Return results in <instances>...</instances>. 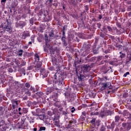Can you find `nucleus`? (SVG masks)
Wrapping results in <instances>:
<instances>
[{
  "instance_id": "46",
  "label": "nucleus",
  "mask_w": 131,
  "mask_h": 131,
  "mask_svg": "<svg viewBox=\"0 0 131 131\" xmlns=\"http://www.w3.org/2000/svg\"><path fill=\"white\" fill-rule=\"evenodd\" d=\"M103 85L102 86V89L103 90H105L106 88H107V83H102Z\"/></svg>"
},
{
  "instance_id": "16",
  "label": "nucleus",
  "mask_w": 131,
  "mask_h": 131,
  "mask_svg": "<svg viewBox=\"0 0 131 131\" xmlns=\"http://www.w3.org/2000/svg\"><path fill=\"white\" fill-rule=\"evenodd\" d=\"M25 93L27 96H31V92L28 89L24 88Z\"/></svg>"
},
{
  "instance_id": "34",
  "label": "nucleus",
  "mask_w": 131,
  "mask_h": 131,
  "mask_svg": "<svg viewBox=\"0 0 131 131\" xmlns=\"http://www.w3.org/2000/svg\"><path fill=\"white\" fill-rule=\"evenodd\" d=\"M27 118H28V119H29V120H34V117L31 116V115H29L27 116Z\"/></svg>"
},
{
  "instance_id": "63",
  "label": "nucleus",
  "mask_w": 131,
  "mask_h": 131,
  "mask_svg": "<svg viewBox=\"0 0 131 131\" xmlns=\"http://www.w3.org/2000/svg\"><path fill=\"white\" fill-rule=\"evenodd\" d=\"M131 128V125H128L127 126V130H129V129H130Z\"/></svg>"
},
{
  "instance_id": "31",
  "label": "nucleus",
  "mask_w": 131,
  "mask_h": 131,
  "mask_svg": "<svg viewBox=\"0 0 131 131\" xmlns=\"http://www.w3.org/2000/svg\"><path fill=\"white\" fill-rule=\"evenodd\" d=\"M58 75H59V74H58V73H56L54 75V78L55 79L54 80V81H55V82H57V80H58V79H57V76H58Z\"/></svg>"
},
{
  "instance_id": "23",
  "label": "nucleus",
  "mask_w": 131,
  "mask_h": 131,
  "mask_svg": "<svg viewBox=\"0 0 131 131\" xmlns=\"http://www.w3.org/2000/svg\"><path fill=\"white\" fill-rule=\"evenodd\" d=\"M105 9H107V5L105 3H103L101 4V10H105Z\"/></svg>"
},
{
  "instance_id": "51",
  "label": "nucleus",
  "mask_w": 131,
  "mask_h": 131,
  "mask_svg": "<svg viewBox=\"0 0 131 131\" xmlns=\"http://www.w3.org/2000/svg\"><path fill=\"white\" fill-rule=\"evenodd\" d=\"M48 114L49 115V116H52V115H53L54 113L52 111H49L48 112Z\"/></svg>"
},
{
  "instance_id": "30",
  "label": "nucleus",
  "mask_w": 131,
  "mask_h": 131,
  "mask_svg": "<svg viewBox=\"0 0 131 131\" xmlns=\"http://www.w3.org/2000/svg\"><path fill=\"white\" fill-rule=\"evenodd\" d=\"M21 126H24V123L25 122V118L23 117L21 119Z\"/></svg>"
},
{
  "instance_id": "59",
  "label": "nucleus",
  "mask_w": 131,
  "mask_h": 131,
  "mask_svg": "<svg viewBox=\"0 0 131 131\" xmlns=\"http://www.w3.org/2000/svg\"><path fill=\"white\" fill-rule=\"evenodd\" d=\"M128 94L127 93H124L123 95V97L124 98H127V96H128Z\"/></svg>"
},
{
  "instance_id": "43",
  "label": "nucleus",
  "mask_w": 131,
  "mask_h": 131,
  "mask_svg": "<svg viewBox=\"0 0 131 131\" xmlns=\"http://www.w3.org/2000/svg\"><path fill=\"white\" fill-rule=\"evenodd\" d=\"M35 37V36H34V35H32L31 36V40L32 41V42L34 43V38Z\"/></svg>"
},
{
  "instance_id": "4",
  "label": "nucleus",
  "mask_w": 131,
  "mask_h": 131,
  "mask_svg": "<svg viewBox=\"0 0 131 131\" xmlns=\"http://www.w3.org/2000/svg\"><path fill=\"white\" fill-rule=\"evenodd\" d=\"M40 77L42 78H46V77H48V74H49V72L48 71H46L45 69H42L40 71Z\"/></svg>"
},
{
  "instance_id": "42",
  "label": "nucleus",
  "mask_w": 131,
  "mask_h": 131,
  "mask_svg": "<svg viewBox=\"0 0 131 131\" xmlns=\"http://www.w3.org/2000/svg\"><path fill=\"white\" fill-rule=\"evenodd\" d=\"M18 56H22L23 55V50H20L18 52Z\"/></svg>"
},
{
  "instance_id": "37",
  "label": "nucleus",
  "mask_w": 131,
  "mask_h": 131,
  "mask_svg": "<svg viewBox=\"0 0 131 131\" xmlns=\"http://www.w3.org/2000/svg\"><path fill=\"white\" fill-rule=\"evenodd\" d=\"M70 123H71V124H72V123H76V120L72 118L71 120L70 121Z\"/></svg>"
},
{
  "instance_id": "44",
  "label": "nucleus",
  "mask_w": 131,
  "mask_h": 131,
  "mask_svg": "<svg viewBox=\"0 0 131 131\" xmlns=\"http://www.w3.org/2000/svg\"><path fill=\"white\" fill-rule=\"evenodd\" d=\"M107 29H108L110 32H112L113 29H112V28L110 27V26H107Z\"/></svg>"
},
{
  "instance_id": "50",
  "label": "nucleus",
  "mask_w": 131,
  "mask_h": 131,
  "mask_svg": "<svg viewBox=\"0 0 131 131\" xmlns=\"http://www.w3.org/2000/svg\"><path fill=\"white\" fill-rule=\"evenodd\" d=\"M91 123L92 124H95V123H96V119L95 118L92 119V120L91 121Z\"/></svg>"
},
{
  "instance_id": "29",
  "label": "nucleus",
  "mask_w": 131,
  "mask_h": 131,
  "mask_svg": "<svg viewBox=\"0 0 131 131\" xmlns=\"http://www.w3.org/2000/svg\"><path fill=\"white\" fill-rule=\"evenodd\" d=\"M122 114L124 116H128L130 114L127 111H124Z\"/></svg>"
},
{
  "instance_id": "10",
  "label": "nucleus",
  "mask_w": 131,
  "mask_h": 131,
  "mask_svg": "<svg viewBox=\"0 0 131 131\" xmlns=\"http://www.w3.org/2000/svg\"><path fill=\"white\" fill-rule=\"evenodd\" d=\"M61 40L64 45V46H67L68 43L66 42V36L65 35V32H63V36L61 38Z\"/></svg>"
},
{
  "instance_id": "5",
  "label": "nucleus",
  "mask_w": 131,
  "mask_h": 131,
  "mask_svg": "<svg viewBox=\"0 0 131 131\" xmlns=\"http://www.w3.org/2000/svg\"><path fill=\"white\" fill-rule=\"evenodd\" d=\"M45 41L46 47L44 48V50L45 52H48V50L46 49L47 47H50V40H49L48 35L45 34Z\"/></svg>"
},
{
  "instance_id": "12",
  "label": "nucleus",
  "mask_w": 131,
  "mask_h": 131,
  "mask_svg": "<svg viewBox=\"0 0 131 131\" xmlns=\"http://www.w3.org/2000/svg\"><path fill=\"white\" fill-rule=\"evenodd\" d=\"M53 91H55V89L53 88H48L46 90V94L49 95L53 92Z\"/></svg>"
},
{
  "instance_id": "25",
  "label": "nucleus",
  "mask_w": 131,
  "mask_h": 131,
  "mask_svg": "<svg viewBox=\"0 0 131 131\" xmlns=\"http://www.w3.org/2000/svg\"><path fill=\"white\" fill-rule=\"evenodd\" d=\"M19 72L21 73V74H24V75H26V73H25V69L24 68H21L19 70Z\"/></svg>"
},
{
  "instance_id": "62",
  "label": "nucleus",
  "mask_w": 131,
  "mask_h": 131,
  "mask_svg": "<svg viewBox=\"0 0 131 131\" xmlns=\"http://www.w3.org/2000/svg\"><path fill=\"white\" fill-rule=\"evenodd\" d=\"M16 64L17 65V66H18V67L20 68V62H19V61H16Z\"/></svg>"
},
{
  "instance_id": "13",
  "label": "nucleus",
  "mask_w": 131,
  "mask_h": 131,
  "mask_svg": "<svg viewBox=\"0 0 131 131\" xmlns=\"http://www.w3.org/2000/svg\"><path fill=\"white\" fill-rule=\"evenodd\" d=\"M6 21L7 22L8 25L4 27V29H5L6 31H10V30H11V26L9 25V21L8 19L6 20Z\"/></svg>"
},
{
  "instance_id": "17",
  "label": "nucleus",
  "mask_w": 131,
  "mask_h": 131,
  "mask_svg": "<svg viewBox=\"0 0 131 131\" xmlns=\"http://www.w3.org/2000/svg\"><path fill=\"white\" fill-rule=\"evenodd\" d=\"M46 48H48L49 50H50V52L51 54H54V52H55V49H54V47H51L50 45L48 47H47Z\"/></svg>"
},
{
  "instance_id": "52",
  "label": "nucleus",
  "mask_w": 131,
  "mask_h": 131,
  "mask_svg": "<svg viewBox=\"0 0 131 131\" xmlns=\"http://www.w3.org/2000/svg\"><path fill=\"white\" fill-rule=\"evenodd\" d=\"M92 115H100V113L96 112L92 113Z\"/></svg>"
},
{
  "instance_id": "14",
  "label": "nucleus",
  "mask_w": 131,
  "mask_h": 131,
  "mask_svg": "<svg viewBox=\"0 0 131 131\" xmlns=\"http://www.w3.org/2000/svg\"><path fill=\"white\" fill-rule=\"evenodd\" d=\"M125 32V30L123 29H121L120 30H117L116 33L118 35H120L122 33Z\"/></svg>"
},
{
  "instance_id": "38",
  "label": "nucleus",
  "mask_w": 131,
  "mask_h": 131,
  "mask_svg": "<svg viewBox=\"0 0 131 131\" xmlns=\"http://www.w3.org/2000/svg\"><path fill=\"white\" fill-rule=\"evenodd\" d=\"M102 59H104V56H98L97 57V60L98 62H99V61H101Z\"/></svg>"
},
{
  "instance_id": "56",
  "label": "nucleus",
  "mask_w": 131,
  "mask_h": 131,
  "mask_svg": "<svg viewBox=\"0 0 131 131\" xmlns=\"http://www.w3.org/2000/svg\"><path fill=\"white\" fill-rule=\"evenodd\" d=\"M48 84H52V83H53V81L50 79H48Z\"/></svg>"
},
{
  "instance_id": "3",
  "label": "nucleus",
  "mask_w": 131,
  "mask_h": 131,
  "mask_svg": "<svg viewBox=\"0 0 131 131\" xmlns=\"http://www.w3.org/2000/svg\"><path fill=\"white\" fill-rule=\"evenodd\" d=\"M27 24L26 23V22L21 20L18 23H16L15 26L17 28H21V29H23L24 27H25V26H26Z\"/></svg>"
},
{
  "instance_id": "8",
  "label": "nucleus",
  "mask_w": 131,
  "mask_h": 131,
  "mask_svg": "<svg viewBox=\"0 0 131 131\" xmlns=\"http://www.w3.org/2000/svg\"><path fill=\"white\" fill-rule=\"evenodd\" d=\"M12 89H18V88H19V82L12 81Z\"/></svg>"
},
{
  "instance_id": "61",
  "label": "nucleus",
  "mask_w": 131,
  "mask_h": 131,
  "mask_svg": "<svg viewBox=\"0 0 131 131\" xmlns=\"http://www.w3.org/2000/svg\"><path fill=\"white\" fill-rule=\"evenodd\" d=\"M13 71H14V70H13V69L12 68H9L8 72H10V73H12V72H13Z\"/></svg>"
},
{
  "instance_id": "57",
  "label": "nucleus",
  "mask_w": 131,
  "mask_h": 131,
  "mask_svg": "<svg viewBox=\"0 0 131 131\" xmlns=\"http://www.w3.org/2000/svg\"><path fill=\"white\" fill-rule=\"evenodd\" d=\"M97 27L98 29H101V24L100 23H96Z\"/></svg>"
},
{
  "instance_id": "60",
  "label": "nucleus",
  "mask_w": 131,
  "mask_h": 131,
  "mask_svg": "<svg viewBox=\"0 0 131 131\" xmlns=\"http://www.w3.org/2000/svg\"><path fill=\"white\" fill-rule=\"evenodd\" d=\"M29 21H30V24H31L32 25H33V24L34 23V22L33 21V19L31 18Z\"/></svg>"
},
{
  "instance_id": "18",
  "label": "nucleus",
  "mask_w": 131,
  "mask_h": 131,
  "mask_svg": "<svg viewBox=\"0 0 131 131\" xmlns=\"http://www.w3.org/2000/svg\"><path fill=\"white\" fill-rule=\"evenodd\" d=\"M54 106H55V107H57L58 108H60V107L62 106V104H61V102L59 101H56L54 104Z\"/></svg>"
},
{
  "instance_id": "35",
  "label": "nucleus",
  "mask_w": 131,
  "mask_h": 131,
  "mask_svg": "<svg viewBox=\"0 0 131 131\" xmlns=\"http://www.w3.org/2000/svg\"><path fill=\"white\" fill-rule=\"evenodd\" d=\"M83 68H84V70H88L89 68H90V66L89 64H85L83 66Z\"/></svg>"
},
{
  "instance_id": "58",
  "label": "nucleus",
  "mask_w": 131,
  "mask_h": 131,
  "mask_svg": "<svg viewBox=\"0 0 131 131\" xmlns=\"http://www.w3.org/2000/svg\"><path fill=\"white\" fill-rule=\"evenodd\" d=\"M33 68H34L33 66H30V67H28V70H32Z\"/></svg>"
},
{
  "instance_id": "1",
  "label": "nucleus",
  "mask_w": 131,
  "mask_h": 131,
  "mask_svg": "<svg viewBox=\"0 0 131 131\" xmlns=\"http://www.w3.org/2000/svg\"><path fill=\"white\" fill-rule=\"evenodd\" d=\"M108 115H111V111L110 110H106V109L101 111L99 114V116H100L101 118L105 117V116H108Z\"/></svg>"
},
{
  "instance_id": "64",
  "label": "nucleus",
  "mask_w": 131,
  "mask_h": 131,
  "mask_svg": "<svg viewBox=\"0 0 131 131\" xmlns=\"http://www.w3.org/2000/svg\"><path fill=\"white\" fill-rule=\"evenodd\" d=\"M84 9L86 11H89V6L88 5L84 6Z\"/></svg>"
},
{
  "instance_id": "26",
  "label": "nucleus",
  "mask_w": 131,
  "mask_h": 131,
  "mask_svg": "<svg viewBox=\"0 0 131 131\" xmlns=\"http://www.w3.org/2000/svg\"><path fill=\"white\" fill-rule=\"evenodd\" d=\"M52 62L53 64H54V65L57 64V59L56 58V57H52Z\"/></svg>"
},
{
  "instance_id": "24",
  "label": "nucleus",
  "mask_w": 131,
  "mask_h": 131,
  "mask_svg": "<svg viewBox=\"0 0 131 131\" xmlns=\"http://www.w3.org/2000/svg\"><path fill=\"white\" fill-rule=\"evenodd\" d=\"M25 65H26V61L24 60H21L20 66H19L20 68H21V67H23V66H25Z\"/></svg>"
},
{
  "instance_id": "6",
  "label": "nucleus",
  "mask_w": 131,
  "mask_h": 131,
  "mask_svg": "<svg viewBox=\"0 0 131 131\" xmlns=\"http://www.w3.org/2000/svg\"><path fill=\"white\" fill-rule=\"evenodd\" d=\"M43 20L45 22H49L52 20V16L49 14H44Z\"/></svg>"
},
{
  "instance_id": "36",
  "label": "nucleus",
  "mask_w": 131,
  "mask_h": 131,
  "mask_svg": "<svg viewBox=\"0 0 131 131\" xmlns=\"http://www.w3.org/2000/svg\"><path fill=\"white\" fill-rule=\"evenodd\" d=\"M120 58H121V59L125 57V54L121 52H120Z\"/></svg>"
},
{
  "instance_id": "11",
  "label": "nucleus",
  "mask_w": 131,
  "mask_h": 131,
  "mask_svg": "<svg viewBox=\"0 0 131 131\" xmlns=\"http://www.w3.org/2000/svg\"><path fill=\"white\" fill-rule=\"evenodd\" d=\"M41 65L42 63L41 62H38L36 66H35V69L36 71H38L39 69H40V67H41Z\"/></svg>"
},
{
  "instance_id": "40",
  "label": "nucleus",
  "mask_w": 131,
  "mask_h": 131,
  "mask_svg": "<svg viewBox=\"0 0 131 131\" xmlns=\"http://www.w3.org/2000/svg\"><path fill=\"white\" fill-rule=\"evenodd\" d=\"M82 75H80L79 76H78V80L79 81H82Z\"/></svg>"
},
{
  "instance_id": "45",
  "label": "nucleus",
  "mask_w": 131,
  "mask_h": 131,
  "mask_svg": "<svg viewBox=\"0 0 131 131\" xmlns=\"http://www.w3.org/2000/svg\"><path fill=\"white\" fill-rule=\"evenodd\" d=\"M58 94V92H55V94L53 95H52L51 96H50V98H51L52 99H54L55 98H56V97H57V95Z\"/></svg>"
},
{
  "instance_id": "9",
  "label": "nucleus",
  "mask_w": 131,
  "mask_h": 131,
  "mask_svg": "<svg viewBox=\"0 0 131 131\" xmlns=\"http://www.w3.org/2000/svg\"><path fill=\"white\" fill-rule=\"evenodd\" d=\"M58 83V84L59 85H61V84H64V79L62 77H59L56 81Z\"/></svg>"
},
{
  "instance_id": "49",
  "label": "nucleus",
  "mask_w": 131,
  "mask_h": 131,
  "mask_svg": "<svg viewBox=\"0 0 131 131\" xmlns=\"http://www.w3.org/2000/svg\"><path fill=\"white\" fill-rule=\"evenodd\" d=\"M66 128H70L71 127V123H69L66 125Z\"/></svg>"
},
{
  "instance_id": "20",
  "label": "nucleus",
  "mask_w": 131,
  "mask_h": 131,
  "mask_svg": "<svg viewBox=\"0 0 131 131\" xmlns=\"http://www.w3.org/2000/svg\"><path fill=\"white\" fill-rule=\"evenodd\" d=\"M49 35L50 37H51V38H55V33H54V31H51V32H49Z\"/></svg>"
},
{
  "instance_id": "39",
  "label": "nucleus",
  "mask_w": 131,
  "mask_h": 131,
  "mask_svg": "<svg viewBox=\"0 0 131 131\" xmlns=\"http://www.w3.org/2000/svg\"><path fill=\"white\" fill-rule=\"evenodd\" d=\"M100 31H104L105 33H107L108 32V31H107V29L105 27H103L102 30H100Z\"/></svg>"
},
{
  "instance_id": "48",
  "label": "nucleus",
  "mask_w": 131,
  "mask_h": 131,
  "mask_svg": "<svg viewBox=\"0 0 131 131\" xmlns=\"http://www.w3.org/2000/svg\"><path fill=\"white\" fill-rule=\"evenodd\" d=\"M80 120L81 121H84V120H85V118L84 117V116H81L80 117Z\"/></svg>"
},
{
  "instance_id": "41",
  "label": "nucleus",
  "mask_w": 131,
  "mask_h": 131,
  "mask_svg": "<svg viewBox=\"0 0 131 131\" xmlns=\"http://www.w3.org/2000/svg\"><path fill=\"white\" fill-rule=\"evenodd\" d=\"M92 28L93 30H96L97 29V28H96V23L92 24Z\"/></svg>"
},
{
  "instance_id": "27",
  "label": "nucleus",
  "mask_w": 131,
  "mask_h": 131,
  "mask_svg": "<svg viewBox=\"0 0 131 131\" xmlns=\"http://www.w3.org/2000/svg\"><path fill=\"white\" fill-rule=\"evenodd\" d=\"M34 58L36 62H38V61H39V56H38V54H35L34 56Z\"/></svg>"
},
{
  "instance_id": "15",
  "label": "nucleus",
  "mask_w": 131,
  "mask_h": 131,
  "mask_svg": "<svg viewBox=\"0 0 131 131\" xmlns=\"http://www.w3.org/2000/svg\"><path fill=\"white\" fill-rule=\"evenodd\" d=\"M18 106V101L14 100L12 102V108L13 109H16V107Z\"/></svg>"
},
{
  "instance_id": "7",
  "label": "nucleus",
  "mask_w": 131,
  "mask_h": 131,
  "mask_svg": "<svg viewBox=\"0 0 131 131\" xmlns=\"http://www.w3.org/2000/svg\"><path fill=\"white\" fill-rule=\"evenodd\" d=\"M29 36H30V33L29 32H24L21 36V38H23V39H26L27 37H29Z\"/></svg>"
},
{
  "instance_id": "22",
  "label": "nucleus",
  "mask_w": 131,
  "mask_h": 131,
  "mask_svg": "<svg viewBox=\"0 0 131 131\" xmlns=\"http://www.w3.org/2000/svg\"><path fill=\"white\" fill-rule=\"evenodd\" d=\"M54 124L56 126H60V123H59V120H53Z\"/></svg>"
},
{
  "instance_id": "47",
  "label": "nucleus",
  "mask_w": 131,
  "mask_h": 131,
  "mask_svg": "<svg viewBox=\"0 0 131 131\" xmlns=\"http://www.w3.org/2000/svg\"><path fill=\"white\" fill-rule=\"evenodd\" d=\"M30 90L31 91H32L33 93H35V92H36V90H35V88H34V87H33L32 86H31Z\"/></svg>"
},
{
  "instance_id": "21",
  "label": "nucleus",
  "mask_w": 131,
  "mask_h": 131,
  "mask_svg": "<svg viewBox=\"0 0 131 131\" xmlns=\"http://www.w3.org/2000/svg\"><path fill=\"white\" fill-rule=\"evenodd\" d=\"M42 96H43V93L42 92H37L36 93V97H37L38 98H41L42 97Z\"/></svg>"
},
{
  "instance_id": "28",
  "label": "nucleus",
  "mask_w": 131,
  "mask_h": 131,
  "mask_svg": "<svg viewBox=\"0 0 131 131\" xmlns=\"http://www.w3.org/2000/svg\"><path fill=\"white\" fill-rule=\"evenodd\" d=\"M59 120V115L55 114L54 115V117L52 118V120Z\"/></svg>"
},
{
  "instance_id": "33",
  "label": "nucleus",
  "mask_w": 131,
  "mask_h": 131,
  "mask_svg": "<svg viewBox=\"0 0 131 131\" xmlns=\"http://www.w3.org/2000/svg\"><path fill=\"white\" fill-rule=\"evenodd\" d=\"M120 119V117L118 116H116L115 117V122H119Z\"/></svg>"
},
{
  "instance_id": "19",
  "label": "nucleus",
  "mask_w": 131,
  "mask_h": 131,
  "mask_svg": "<svg viewBox=\"0 0 131 131\" xmlns=\"http://www.w3.org/2000/svg\"><path fill=\"white\" fill-rule=\"evenodd\" d=\"M83 47H85V49L88 50V53H90V49H91V45H86L84 43Z\"/></svg>"
},
{
  "instance_id": "2",
  "label": "nucleus",
  "mask_w": 131,
  "mask_h": 131,
  "mask_svg": "<svg viewBox=\"0 0 131 131\" xmlns=\"http://www.w3.org/2000/svg\"><path fill=\"white\" fill-rule=\"evenodd\" d=\"M36 114L35 115V116H38L37 118V119H40V120H43L45 119V115L43 114L39 115V114L41 112V110L39 108H37L36 110Z\"/></svg>"
},
{
  "instance_id": "54",
  "label": "nucleus",
  "mask_w": 131,
  "mask_h": 131,
  "mask_svg": "<svg viewBox=\"0 0 131 131\" xmlns=\"http://www.w3.org/2000/svg\"><path fill=\"white\" fill-rule=\"evenodd\" d=\"M46 130V127H40L39 129V131Z\"/></svg>"
},
{
  "instance_id": "55",
  "label": "nucleus",
  "mask_w": 131,
  "mask_h": 131,
  "mask_svg": "<svg viewBox=\"0 0 131 131\" xmlns=\"http://www.w3.org/2000/svg\"><path fill=\"white\" fill-rule=\"evenodd\" d=\"M5 124V121L2 120L0 122V127L1 126H3Z\"/></svg>"
},
{
  "instance_id": "53",
  "label": "nucleus",
  "mask_w": 131,
  "mask_h": 131,
  "mask_svg": "<svg viewBox=\"0 0 131 131\" xmlns=\"http://www.w3.org/2000/svg\"><path fill=\"white\" fill-rule=\"evenodd\" d=\"M25 86L28 89H29V88H30V84H29V83H26Z\"/></svg>"
},
{
  "instance_id": "32",
  "label": "nucleus",
  "mask_w": 131,
  "mask_h": 131,
  "mask_svg": "<svg viewBox=\"0 0 131 131\" xmlns=\"http://www.w3.org/2000/svg\"><path fill=\"white\" fill-rule=\"evenodd\" d=\"M106 33L104 32L103 33V32L101 31L100 34H99V35L101 37H102V38H104V37H105V34Z\"/></svg>"
}]
</instances>
